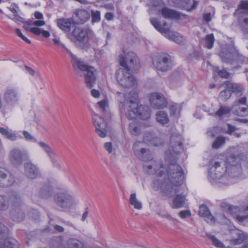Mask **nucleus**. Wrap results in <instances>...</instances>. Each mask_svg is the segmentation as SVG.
Returning <instances> with one entry per match:
<instances>
[{
	"instance_id": "f8f14e48",
	"label": "nucleus",
	"mask_w": 248,
	"mask_h": 248,
	"mask_svg": "<svg viewBox=\"0 0 248 248\" xmlns=\"http://www.w3.org/2000/svg\"><path fill=\"white\" fill-rule=\"evenodd\" d=\"M130 71L124 68H119L116 72V79L118 83L122 87L126 88L135 87L137 85V81L134 77L129 72Z\"/></svg>"
},
{
	"instance_id": "c85d7f7f",
	"label": "nucleus",
	"mask_w": 248,
	"mask_h": 248,
	"mask_svg": "<svg viewBox=\"0 0 248 248\" xmlns=\"http://www.w3.org/2000/svg\"><path fill=\"white\" fill-rule=\"evenodd\" d=\"M0 133L6 138L11 141H16L22 139V137L16 133L13 132L12 130L4 127L0 128Z\"/></svg>"
},
{
	"instance_id": "a19ab883",
	"label": "nucleus",
	"mask_w": 248,
	"mask_h": 248,
	"mask_svg": "<svg viewBox=\"0 0 248 248\" xmlns=\"http://www.w3.org/2000/svg\"><path fill=\"white\" fill-rule=\"evenodd\" d=\"M184 3L185 9L190 12L196 9L199 3V0H192V2L191 0H185Z\"/></svg>"
},
{
	"instance_id": "bb28decb",
	"label": "nucleus",
	"mask_w": 248,
	"mask_h": 248,
	"mask_svg": "<svg viewBox=\"0 0 248 248\" xmlns=\"http://www.w3.org/2000/svg\"><path fill=\"white\" fill-rule=\"evenodd\" d=\"M76 22L78 24H83L88 21L90 17V13L85 10L78 9L74 13Z\"/></svg>"
},
{
	"instance_id": "4be33fe9",
	"label": "nucleus",
	"mask_w": 248,
	"mask_h": 248,
	"mask_svg": "<svg viewBox=\"0 0 248 248\" xmlns=\"http://www.w3.org/2000/svg\"><path fill=\"white\" fill-rule=\"evenodd\" d=\"M144 143L137 141L133 146V150L135 155L141 160L147 161L150 159V151L143 148Z\"/></svg>"
},
{
	"instance_id": "412c9836",
	"label": "nucleus",
	"mask_w": 248,
	"mask_h": 248,
	"mask_svg": "<svg viewBox=\"0 0 248 248\" xmlns=\"http://www.w3.org/2000/svg\"><path fill=\"white\" fill-rule=\"evenodd\" d=\"M15 182L14 175L7 170L0 168V187H8Z\"/></svg>"
},
{
	"instance_id": "69168bd1",
	"label": "nucleus",
	"mask_w": 248,
	"mask_h": 248,
	"mask_svg": "<svg viewBox=\"0 0 248 248\" xmlns=\"http://www.w3.org/2000/svg\"><path fill=\"white\" fill-rule=\"evenodd\" d=\"M54 229L59 232H62L64 231L63 227L58 225H55L54 226Z\"/></svg>"
},
{
	"instance_id": "e433bc0d",
	"label": "nucleus",
	"mask_w": 248,
	"mask_h": 248,
	"mask_svg": "<svg viewBox=\"0 0 248 248\" xmlns=\"http://www.w3.org/2000/svg\"><path fill=\"white\" fill-rule=\"evenodd\" d=\"M232 111L234 114L239 116H245L248 115V108L239 107L237 105L232 107Z\"/></svg>"
},
{
	"instance_id": "1a4fd4ad",
	"label": "nucleus",
	"mask_w": 248,
	"mask_h": 248,
	"mask_svg": "<svg viewBox=\"0 0 248 248\" xmlns=\"http://www.w3.org/2000/svg\"><path fill=\"white\" fill-rule=\"evenodd\" d=\"M220 206L231 214H237L236 219L239 222H243L248 218V200L243 202L239 206L231 205L223 202Z\"/></svg>"
},
{
	"instance_id": "aec40b11",
	"label": "nucleus",
	"mask_w": 248,
	"mask_h": 248,
	"mask_svg": "<svg viewBox=\"0 0 248 248\" xmlns=\"http://www.w3.org/2000/svg\"><path fill=\"white\" fill-rule=\"evenodd\" d=\"M149 100L152 107L156 109L163 108L168 105L165 97L159 93H152L150 95Z\"/></svg>"
},
{
	"instance_id": "a18cd8bd",
	"label": "nucleus",
	"mask_w": 248,
	"mask_h": 248,
	"mask_svg": "<svg viewBox=\"0 0 248 248\" xmlns=\"http://www.w3.org/2000/svg\"><path fill=\"white\" fill-rule=\"evenodd\" d=\"M129 129L130 133L133 135H137L140 133V129L134 122L129 124Z\"/></svg>"
},
{
	"instance_id": "f704fd0d",
	"label": "nucleus",
	"mask_w": 248,
	"mask_h": 248,
	"mask_svg": "<svg viewBox=\"0 0 248 248\" xmlns=\"http://www.w3.org/2000/svg\"><path fill=\"white\" fill-rule=\"evenodd\" d=\"M226 87L230 89L233 93H234L237 96H239L242 94L243 87L238 86L236 84H233L230 81L225 82Z\"/></svg>"
},
{
	"instance_id": "58836bf2",
	"label": "nucleus",
	"mask_w": 248,
	"mask_h": 248,
	"mask_svg": "<svg viewBox=\"0 0 248 248\" xmlns=\"http://www.w3.org/2000/svg\"><path fill=\"white\" fill-rule=\"evenodd\" d=\"M37 142L40 148L47 155L48 157L55 153L46 143L43 141H37Z\"/></svg>"
},
{
	"instance_id": "49530a36",
	"label": "nucleus",
	"mask_w": 248,
	"mask_h": 248,
	"mask_svg": "<svg viewBox=\"0 0 248 248\" xmlns=\"http://www.w3.org/2000/svg\"><path fill=\"white\" fill-rule=\"evenodd\" d=\"M48 157L50 159L52 165L53 167L58 169L61 168V164L57 159V155L55 153L52 154V155H51Z\"/></svg>"
},
{
	"instance_id": "9d476101",
	"label": "nucleus",
	"mask_w": 248,
	"mask_h": 248,
	"mask_svg": "<svg viewBox=\"0 0 248 248\" xmlns=\"http://www.w3.org/2000/svg\"><path fill=\"white\" fill-rule=\"evenodd\" d=\"M150 21L155 28L168 39L174 41L177 44H180L183 40V37L177 32L170 31V27L166 23L162 26L160 23L155 18H150Z\"/></svg>"
},
{
	"instance_id": "dca6fc26",
	"label": "nucleus",
	"mask_w": 248,
	"mask_h": 248,
	"mask_svg": "<svg viewBox=\"0 0 248 248\" xmlns=\"http://www.w3.org/2000/svg\"><path fill=\"white\" fill-rule=\"evenodd\" d=\"M92 121L98 136L101 138L106 137L110 129L104 118L98 114H94L92 117Z\"/></svg>"
},
{
	"instance_id": "052dcab7",
	"label": "nucleus",
	"mask_w": 248,
	"mask_h": 248,
	"mask_svg": "<svg viewBox=\"0 0 248 248\" xmlns=\"http://www.w3.org/2000/svg\"><path fill=\"white\" fill-rule=\"evenodd\" d=\"M157 215L161 217L162 218H166L167 219H168L170 221H174L175 219H174L172 217H171L170 215L168 214H161L160 213H157Z\"/></svg>"
},
{
	"instance_id": "de8ad7c7",
	"label": "nucleus",
	"mask_w": 248,
	"mask_h": 248,
	"mask_svg": "<svg viewBox=\"0 0 248 248\" xmlns=\"http://www.w3.org/2000/svg\"><path fill=\"white\" fill-rule=\"evenodd\" d=\"M225 140V139L223 137H218L217 138L212 145L213 148L216 149L219 148L221 145L224 143Z\"/></svg>"
},
{
	"instance_id": "b1692460",
	"label": "nucleus",
	"mask_w": 248,
	"mask_h": 248,
	"mask_svg": "<svg viewBox=\"0 0 248 248\" xmlns=\"http://www.w3.org/2000/svg\"><path fill=\"white\" fill-rule=\"evenodd\" d=\"M24 171L25 175L31 179H35L39 175L38 168L31 162L24 164Z\"/></svg>"
},
{
	"instance_id": "0e129e2a",
	"label": "nucleus",
	"mask_w": 248,
	"mask_h": 248,
	"mask_svg": "<svg viewBox=\"0 0 248 248\" xmlns=\"http://www.w3.org/2000/svg\"><path fill=\"white\" fill-rule=\"evenodd\" d=\"M25 68L26 70H27V72L30 75H31V76H34V74L35 73V71L33 69H32L31 67H28L27 66H25Z\"/></svg>"
},
{
	"instance_id": "864d4df0",
	"label": "nucleus",
	"mask_w": 248,
	"mask_h": 248,
	"mask_svg": "<svg viewBox=\"0 0 248 248\" xmlns=\"http://www.w3.org/2000/svg\"><path fill=\"white\" fill-rule=\"evenodd\" d=\"M180 106L178 104H173L170 106V114L174 115L179 111Z\"/></svg>"
},
{
	"instance_id": "cd10ccee",
	"label": "nucleus",
	"mask_w": 248,
	"mask_h": 248,
	"mask_svg": "<svg viewBox=\"0 0 248 248\" xmlns=\"http://www.w3.org/2000/svg\"><path fill=\"white\" fill-rule=\"evenodd\" d=\"M8 9L13 14V17L12 18H10L12 20L18 24L22 23L24 22V19L18 15V12L20 9L17 4L13 3L9 7H8Z\"/></svg>"
},
{
	"instance_id": "f3484780",
	"label": "nucleus",
	"mask_w": 248,
	"mask_h": 248,
	"mask_svg": "<svg viewBox=\"0 0 248 248\" xmlns=\"http://www.w3.org/2000/svg\"><path fill=\"white\" fill-rule=\"evenodd\" d=\"M153 64L156 69L162 72L169 71L172 67L170 56L167 54H163L158 58L154 59Z\"/></svg>"
},
{
	"instance_id": "7ed1b4c3",
	"label": "nucleus",
	"mask_w": 248,
	"mask_h": 248,
	"mask_svg": "<svg viewBox=\"0 0 248 248\" xmlns=\"http://www.w3.org/2000/svg\"><path fill=\"white\" fill-rule=\"evenodd\" d=\"M124 106L125 113L129 119H133L138 116L142 120H147L151 116V109L145 105H139L138 94L135 92L130 96V94L125 95Z\"/></svg>"
},
{
	"instance_id": "a211bd4d",
	"label": "nucleus",
	"mask_w": 248,
	"mask_h": 248,
	"mask_svg": "<svg viewBox=\"0 0 248 248\" xmlns=\"http://www.w3.org/2000/svg\"><path fill=\"white\" fill-rule=\"evenodd\" d=\"M56 204L60 207L67 208L74 203L73 197L67 192H60L54 197Z\"/></svg>"
},
{
	"instance_id": "8fccbe9b",
	"label": "nucleus",
	"mask_w": 248,
	"mask_h": 248,
	"mask_svg": "<svg viewBox=\"0 0 248 248\" xmlns=\"http://www.w3.org/2000/svg\"><path fill=\"white\" fill-rule=\"evenodd\" d=\"M231 111L229 108L225 106H221L220 108L216 113V114L219 116L221 117L225 114L229 113Z\"/></svg>"
},
{
	"instance_id": "ddd939ff",
	"label": "nucleus",
	"mask_w": 248,
	"mask_h": 248,
	"mask_svg": "<svg viewBox=\"0 0 248 248\" xmlns=\"http://www.w3.org/2000/svg\"><path fill=\"white\" fill-rule=\"evenodd\" d=\"M120 64L126 70L136 72L140 67L139 59L133 52H128L125 55V57L120 56Z\"/></svg>"
},
{
	"instance_id": "e2e57ef3",
	"label": "nucleus",
	"mask_w": 248,
	"mask_h": 248,
	"mask_svg": "<svg viewBox=\"0 0 248 248\" xmlns=\"http://www.w3.org/2000/svg\"><path fill=\"white\" fill-rule=\"evenodd\" d=\"M33 25L37 27H41L45 25L46 22L43 20H36L33 21Z\"/></svg>"
},
{
	"instance_id": "bf43d9fd",
	"label": "nucleus",
	"mask_w": 248,
	"mask_h": 248,
	"mask_svg": "<svg viewBox=\"0 0 248 248\" xmlns=\"http://www.w3.org/2000/svg\"><path fill=\"white\" fill-rule=\"evenodd\" d=\"M105 149L108 152L111 153L112 152V146L111 142H106L104 144Z\"/></svg>"
},
{
	"instance_id": "5701e85b",
	"label": "nucleus",
	"mask_w": 248,
	"mask_h": 248,
	"mask_svg": "<svg viewBox=\"0 0 248 248\" xmlns=\"http://www.w3.org/2000/svg\"><path fill=\"white\" fill-rule=\"evenodd\" d=\"M9 158L13 165L18 166L23 162V153L19 148H14L10 151Z\"/></svg>"
},
{
	"instance_id": "20e7f679",
	"label": "nucleus",
	"mask_w": 248,
	"mask_h": 248,
	"mask_svg": "<svg viewBox=\"0 0 248 248\" xmlns=\"http://www.w3.org/2000/svg\"><path fill=\"white\" fill-rule=\"evenodd\" d=\"M52 41L57 46L63 47L66 49L71 58L72 63L74 68L77 66L78 69L86 72L84 74L85 82L88 88H92L95 82V69L93 67L89 66L78 60L70 50L65 47V45L61 42L59 39L54 38Z\"/></svg>"
},
{
	"instance_id": "c756f323",
	"label": "nucleus",
	"mask_w": 248,
	"mask_h": 248,
	"mask_svg": "<svg viewBox=\"0 0 248 248\" xmlns=\"http://www.w3.org/2000/svg\"><path fill=\"white\" fill-rule=\"evenodd\" d=\"M161 14L162 16L166 18H171V19H178L181 17V16H185L182 14L169 9L167 7H163L161 9Z\"/></svg>"
},
{
	"instance_id": "c9c22d12",
	"label": "nucleus",
	"mask_w": 248,
	"mask_h": 248,
	"mask_svg": "<svg viewBox=\"0 0 248 248\" xmlns=\"http://www.w3.org/2000/svg\"><path fill=\"white\" fill-rule=\"evenodd\" d=\"M237 237L231 239L232 244L234 245H239L242 243L247 238L246 234L242 231L238 230L235 233Z\"/></svg>"
},
{
	"instance_id": "3c124183",
	"label": "nucleus",
	"mask_w": 248,
	"mask_h": 248,
	"mask_svg": "<svg viewBox=\"0 0 248 248\" xmlns=\"http://www.w3.org/2000/svg\"><path fill=\"white\" fill-rule=\"evenodd\" d=\"M22 134L25 139L27 141H31L34 142H37V139L32 136L30 133L26 130H24L22 132Z\"/></svg>"
},
{
	"instance_id": "423d86ee",
	"label": "nucleus",
	"mask_w": 248,
	"mask_h": 248,
	"mask_svg": "<svg viewBox=\"0 0 248 248\" xmlns=\"http://www.w3.org/2000/svg\"><path fill=\"white\" fill-rule=\"evenodd\" d=\"M219 56L225 63L240 66L248 64V58L241 54L232 44L226 45V48L220 52Z\"/></svg>"
},
{
	"instance_id": "a878e982",
	"label": "nucleus",
	"mask_w": 248,
	"mask_h": 248,
	"mask_svg": "<svg viewBox=\"0 0 248 248\" xmlns=\"http://www.w3.org/2000/svg\"><path fill=\"white\" fill-rule=\"evenodd\" d=\"M199 214L208 223H215V217L211 214L208 208L206 205H202L200 206Z\"/></svg>"
},
{
	"instance_id": "2f4dec72",
	"label": "nucleus",
	"mask_w": 248,
	"mask_h": 248,
	"mask_svg": "<svg viewBox=\"0 0 248 248\" xmlns=\"http://www.w3.org/2000/svg\"><path fill=\"white\" fill-rule=\"evenodd\" d=\"M156 121L161 125H165L169 122L167 113L163 110L158 111L155 114Z\"/></svg>"
},
{
	"instance_id": "680f3d73",
	"label": "nucleus",
	"mask_w": 248,
	"mask_h": 248,
	"mask_svg": "<svg viewBox=\"0 0 248 248\" xmlns=\"http://www.w3.org/2000/svg\"><path fill=\"white\" fill-rule=\"evenodd\" d=\"M31 32L35 35H39L41 34V30L37 27L31 28Z\"/></svg>"
},
{
	"instance_id": "4c0bfd02",
	"label": "nucleus",
	"mask_w": 248,
	"mask_h": 248,
	"mask_svg": "<svg viewBox=\"0 0 248 248\" xmlns=\"http://www.w3.org/2000/svg\"><path fill=\"white\" fill-rule=\"evenodd\" d=\"M129 202L131 205L137 210H140L142 207V203L137 199L136 193L131 194Z\"/></svg>"
},
{
	"instance_id": "338daca9",
	"label": "nucleus",
	"mask_w": 248,
	"mask_h": 248,
	"mask_svg": "<svg viewBox=\"0 0 248 248\" xmlns=\"http://www.w3.org/2000/svg\"><path fill=\"white\" fill-rule=\"evenodd\" d=\"M247 102V98L245 96H244L240 99H239L237 101L238 105H244Z\"/></svg>"
},
{
	"instance_id": "473e14b6",
	"label": "nucleus",
	"mask_w": 248,
	"mask_h": 248,
	"mask_svg": "<svg viewBox=\"0 0 248 248\" xmlns=\"http://www.w3.org/2000/svg\"><path fill=\"white\" fill-rule=\"evenodd\" d=\"M144 142H149L155 146H159L162 145L161 140L157 137H153L150 133H146L143 137Z\"/></svg>"
},
{
	"instance_id": "4468645a",
	"label": "nucleus",
	"mask_w": 248,
	"mask_h": 248,
	"mask_svg": "<svg viewBox=\"0 0 248 248\" xmlns=\"http://www.w3.org/2000/svg\"><path fill=\"white\" fill-rule=\"evenodd\" d=\"M93 32L89 28H75L72 31L70 39L75 43H79L85 45L88 41L89 36L92 35Z\"/></svg>"
},
{
	"instance_id": "37998d69",
	"label": "nucleus",
	"mask_w": 248,
	"mask_h": 248,
	"mask_svg": "<svg viewBox=\"0 0 248 248\" xmlns=\"http://www.w3.org/2000/svg\"><path fill=\"white\" fill-rule=\"evenodd\" d=\"M214 37L213 33L209 34L206 36L205 38V45L208 49H211L213 47L214 43Z\"/></svg>"
},
{
	"instance_id": "2eb2a0df",
	"label": "nucleus",
	"mask_w": 248,
	"mask_h": 248,
	"mask_svg": "<svg viewBox=\"0 0 248 248\" xmlns=\"http://www.w3.org/2000/svg\"><path fill=\"white\" fill-rule=\"evenodd\" d=\"M240 9L236 11L242 31L248 34V1H242L239 5Z\"/></svg>"
},
{
	"instance_id": "c03bdc74",
	"label": "nucleus",
	"mask_w": 248,
	"mask_h": 248,
	"mask_svg": "<svg viewBox=\"0 0 248 248\" xmlns=\"http://www.w3.org/2000/svg\"><path fill=\"white\" fill-rule=\"evenodd\" d=\"M206 236L212 240V243L215 246L219 248H223L225 247L224 244L215 236L210 233H207Z\"/></svg>"
},
{
	"instance_id": "393cba45",
	"label": "nucleus",
	"mask_w": 248,
	"mask_h": 248,
	"mask_svg": "<svg viewBox=\"0 0 248 248\" xmlns=\"http://www.w3.org/2000/svg\"><path fill=\"white\" fill-rule=\"evenodd\" d=\"M73 22L72 18H61L58 19L57 20L59 28L65 32H69L70 31Z\"/></svg>"
},
{
	"instance_id": "ea45409f",
	"label": "nucleus",
	"mask_w": 248,
	"mask_h": 248,
	"mask_svg": "<svg viewBox=\"0 0 248 248\" xmlns=\"http://www.w3.org/2000/svg\"><path fill=\"white\" fill-rule=\"evenodd\" d=\"M53 188L49 185L44 186L40 189L39 194L44 198L50 197L52 193Z\"/></svg>"
},
{
	"instance_id": "09e8293b",
	"label": "nucleus",
	"mask_w": 248,
	"mask_h": 248,
	"mask_svg": "<svg viewBox=\"0 0 248 248\" xmlns=\"http://www.w3.org/2000/svg\"><path fill=\"white\" fill-rule=\"evenodd\" d=\"M231 90L226 87V89L221 91L220 93V97L223 100L228 99L231 96Z\"/></svg>"
},
{
	"instance_id": "6e6552de",
	"label": "nucleus",
	"mask_w": 248,
	"mask_h": 248,
	"mask_svg": "<svg viewBox=\"0 0 248 248\" xmlns=\"http://www.w3.org/2000/svg\"><path fill=\"white\" fill-rule=\"evenodd\" d=\"M4 104L3 108V113L11 110L13 107L18 105L20 95L18 90L15 87H7L3 93Z\"/></svg>"
},
{
	"instance_id": "7c9ffc66",
	"label": "nucleus",
	"mask_w": 248,
	"mask_h": 248,
	"mask_svg": "<svg viewBox=\"0 0 248 248\" xmlns=\"http://www.w3.org/2000/svg\"><path fill=\"white\" fill-rule=\"evenodd\" d=\"M13 196L20 197L16 193H14L10 194L9 196L5 195H0V210L5 211L8 209L9 204L11 205V197Z\"/></svg>"
},
{
	"instance_id": "72a5a7b5",
	"label": "nucleus",
	"mask_w": 248,
	"mask_h": 248,
	"mask_svg": "<svg viewBox=\"0 0 248 248\" xmlns=\"http://www.w3.org/2000/svg\"><path fill=\"white\" fill-rule=\"evenodd\" d=\"M186 197L182 194L177 195L172 202V208H180L185 204Z\"/></svg>"
},
{
	"instance_id": "0eeeda50",
	"label": "nucleus",
	"mask_w": 248,
	"mask_h": 248,
	"mask_svg": "<svg viewBox=\"0 0 248 248\" xmlns=\"http://www.w3.org/2000/svg\"><path fill=\"white\" fill-rule=\"evenodd\" d=\"M246 157L243 154L230 155L226 160L225 164L226 172L229 179L235 182V178L239 176L241 173V165L245 162Z\"/></svg>"
},
{
	"instance_id": "774afa93",
	"label": "nucleus",
	"mask_w": 248,
	"mask_h": 248,
	"mask_svg": "<svg viewBox=\"0 0 248 248\" xmlns=\"http://www.w3.org/2000/svg\"><path fill=\"white\" fill-rule=\"evenodd\" d=\"M228 133L231 134L235 130V128L230 124H227Z\"/></svg>"
},
{
	"instance_id": "6e6d98bb",
	"label": "nucleus",
	"mask_w": 248,
	"mask_h": 248,
	"mask_svg": "<svg viewBox=\"0 0 248 248\" xmlns=\"http://www.w3.org/2000/svg\"><path fill=\"white\" fill-rule=\"evenodd\" d=\"M16 32L17 34V35L23 41L26 42V43L28 44H31V42L30 40H29L27 38H26L23 34L22 33L21 31L19 29H16Z\"/></svg>"
},
{
	"instance_id": "f03ea898",
	"label": "nucleus",
	"mask_w": 248,
	"mask_h": 248,
	"mask_svg": "<svg viewBox=\"0 0 248 248\" xmlns=\"http://www.w3.org/2000/svg\"><path fill=\"white\" fill-rule=\"evenodd\" d=\"M168 164L167 176L168 178L164 179L165 177V174L162 170L159 169L163 168V165L161 162L157 163L155 160H151L150 162H145L143 165V168L144 170L148 174H152L155 173L156 174V179L154 181V186L156 187L157 189H160L164 194L168 195L169 197H172L176 193L178 192L180 190V186L181 185H179L177 186L176 189L174 188V184L176 183L175 182H172L169 178L168 172L170 170L169 167L171 163L166 162ZM177 178L174 179L172 181H176Z\"/></svg>"
},
{
	"instance_id": "5fc2aeb1",
	"label": "nucleus",
	"mask_w": 248,
	"mask_h": 248,
	"mask_svg": "<svg viewBox=\"0 0 248 248\" xmlns=\"http://www.w3.org/2000/svg\"><path fill=\"white\" fill-rule=\"evenodd\" d=\"M97 105L99 106L101 110L103 111H106L107 108L108 107V102L105 99L98 102L97 103Z\"/></svg>"
},
{
	"instance_id": "4d7b16f0",
	"label": "nucleus",
	"mask_w": 248,
	"mask_h": 248,
	"mask_svg": "<svg viewBox=\"0 0 248 248\" xmlns=\"http://www.w3.org/2000/svg\"><path fill=\"white\" fill-rule=\"evenodd\" d=\"M179 216L182 218H185L187 217H189L191 216V213L189 210H184L181 211L179 213Z\"/></svg>"
},
{
	"instance_id": "79ce46f5",
	"label": "nucleus",
	"mask_w": 248,
	"mask_h": 248,
	"mask_svg": "<svg viewBox=\"0 0 248 248\" xmlns=\"http://www.w3.org/2000/svg\"><path fill=\"white\" fill-rule=\"evenodd\" d=\"M83 244L76 239H70L67 241L68 248H83Z\"/></svg>"
},
{
	"instance_id": "f257e3e1",
	"label": "nucleus",
	"mask_w": 248,
	"mask_h": 248,
	"mask_svg": "<svg viewBox=\"0 0 248 248\" xmlns=\"http://www.w3.org/2000/svg\"><path fill=\"white\" fill-rule=\"evenodd\" d=\"M170 137L168 150L166 153L165 161L171 163L168 172L169 178L171 181L177 178L175 182L174 188H177L179 185H182L184 180L183 170L181 166L176 164L178 155L182 153L183 150L184 139L175 128L170 130Z\"/></svg>"
},
{
	"instance_id": "13d9d810",
	"label": "nucleus",
	"mask_w": 248,
	"mask_h": 248,
	"mask_svg": "<svg viewBox=\"0 0 248 248\" xmlns=\"http://www.w3.org/2000/svg\"><path fill=\"white\" fill-rule=\"evenodd\" d=\"M218 73L222 78H227L230 77V73L225 69L219 70Z\"/></svg>"
},
{
	"instance_id": "6ab92c4d",
	"label": "nucleus",
	"mask_w": 248,
	"mask_h": 248,
	"mask_svg": "<svg viewBox=\"0 0 248 248\" xmlns=\"http://www.w3.org/2000/svg\"><path fill=\"white\" fill-rule=\"evenodd\" d=\"M8 229L6 226L0 223V248H18L15 240L7 238Z\"/></svg>"
},
{
	"instance_id": "603ef678",
	"label": "nucleus",
	"mask_w": 248,
	"mask_h": 248,
	"mask_svg": "<svg viewBox=\"0 0 248 248\" xmlns=\"http://www.w3.org/2000/svg\"><path fill=\"white\" fill-rule=\"evenodd\" d=\"M91 16L93 23H97L100 21V12L99 11H93L91 12Z\"/></svg>"
},
{
	"instance_id": "39448f33",
	"label": "nucleus",
	"mask_w": 248,
	"mask_h": 248,
	"mask_svg": "<svg viewBox=\"0 0 248 248\" xmlns=\"http://www.w3.org/2000/svg\"><path fill=\"white\" fill-rule=\"evenodd\" d=\"M208 179L211 183H220L225 185L233 184L234 181L228 178L226 172L225 164L215 161L209 164Z\"/></svg>"
},
{
	"instance_id": "9b49d317",
	"label": "nucleus",
	"mask_w": 248,
	"mask_h": 248,
	"mask_svg": "<svg viewBox=\"0 0 248 248\" xmlns=\"http://www.w3.org/2000/svg\"><path fill=\"white\" fill-rule=\"evenodd\" d=\"M11 208L10 212L11 218L16 222H20L25 218V213L21 209L23 202L20 197L13 196L11 197Z\"/></svg>"
}]
</instances>
